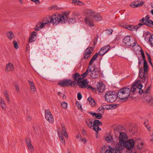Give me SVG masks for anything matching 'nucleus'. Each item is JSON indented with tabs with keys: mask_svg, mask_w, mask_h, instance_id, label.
Here are the masks:
<instances>
[{
	"mask_svg": "<svg viewBox=\"0 0 153 153\" xmlns=\"http://www.w3.org/2000/svg\"><path fill=\"white\" fill-rule=\"evenodd\" d=\"M144 35H145L146 38H149V42L150 45L153 47V34H152L149 32H146Z\"/></svg>",
	"mask_w": 153,
	"mask_h": 153,
	"instance_id": "nucleus-14",
	"label": "nucleus"
},
{
	"mask_svg": "<svg viewBox=\"0 0 153 153\" xmlns=\"http://www.w3.org/2000/svg\"><path fill=\"white\" fill-rule=\"evenodd\" d=\"M104 31L105 32L106 34L107 35H110L112 34L113 30L112 29H106Z\"/></svg>",
	"mask_w": 153,
	"mask_h": 153,
	"instance_id": "nucleus-45",
	"label": "nucleus"
},
{
	"mask_svg": "<svg viewBox=\"0 0 153 153\" xmlns=\"http://www.w3.org/2000/svg\"><path fill=\"white\" fill-rule=\"evenodd\" d=\"M68 14L69 13L65 12L62 15L58 13L53 14L51 16L50 22L53 24L57 25L59 23H65L67 21Z\"/></svg>",
	"mask_w": 153,
	"mask_h": 153,
	"instance_id": "nucleus-2",
	"label": "nucleus"
},
{
	"mask_svg": "<svg viewBox=\"0 0 153 153\" xmlns=\"http://www.w3.org/2000/svg\"><path fill=\"white\" fill-rule=\"evenodd\" d=\"M14 86L16 91L18 92L19 91V89L18 85L17 84H16L14 85Z\"/></svg>",
	"mask_w": 153,
	"mask_h": 153,
	"instance_id": "nucleus-54",
	"label": "nucleus"
},
{
	"mask_svg": "<svg viewBox=\"0 0 153 153\" xmlns=\"http://www.w3.org/2000/svg\"><path fill=\"white\" fill-rule=\"evenodd\" d=\"M144 25H146L149 27L153 28V21L152 20H149L146 23H139L138 24V25L140 27Z\"/></svg>",
	"mask_w": 153,
	"mask_h": 153,
	"instance_id": "nucleus-23",
	"label": "nucleus"
},
{
	"mask_svg": "<svg viewBox=\"0 0 153 153\" xmlns=\"http://www.w3.org/2000/svg\"><path fill=\"white\" fill-rule=\"evenodd\" d=\"M87 100L89 102V104L91 106H94L95 105V102L93 99L90 97L88 98Z\"/></svg>",
	"mask_w": 153,
	"mask_h": 153,
	"instance_id": "nucleus-36",
	"label": "nucleus"
},
{
	"mask_svg": "<svg viewBox=\"0 0 153 153\" xmlns=\"http://www.w3.org/2000/svg\"><path fill=\"white\" fill-rule=\"evenodd\" d=\"M0 103L2 109L4 110H5L6 108V105L4 100L2 97H0Z\"/></svg>",
	"mask_w": 153,
	"mask_h": 153,
	"instance_id": "nucleus-32",
	"label": "nucleus"
},
{
	"mask_svg": "<svg viewBox=\"0 0 153 153\" xmlns=\"http://www.w3.org/2000/svg\"><path fill=\"white\" fill-rule=\"evenodd\" d=\"M37 35V33L35 31L33 32L32 33L29 39V42L30 43H31L34 42V40L36 39Z\"/></svg>",
	"mask_w": 153,
	"mask_h": 153,
	"instance_id": "nucleus-26",
	"label": "nucleus"
},
{
	"mask_svg": "<svg viewBox=\"0 0 153 153\" xmlns=\"http://www.w3.org/2000/svg\"><path fill=\"white\" fill-rule=\"evenodd\" d=\"M45 116L46 119L48 121L51 123H53L54 119L51 112L48 110L45 111Z\"/></svg>",
	"mask_w": 153,
	"mask_h": 153,
	"instance_id": "nucleus-9",
	"label": "nucleus"
},
{
	"mask_svg": "<svg viewBox=\"0 0 153 153\" xmlns=\"http://www.w3.org/2000/svg\"><path fill=\"white\" fill-rule=\"evenodd\" d=\"M143 143L142 142L138 145L137 147L138 149L139 150H141L143 148Z\"/></svg>",
	"mask_w": 153,
	"mask_h": 153,
	"instance_id": "nucleus-46",
	"label": "nucleus"
},
{
	"mask_svg": "<svg viewBox=\"0 0 153 153\" xmlns=\"http://www.w3.org/2000/svg\"><path fill=\"white\" fill-rule=\"evenodd\" d=\"M135 145V141L133 139H129L126 141H125L123 144L120 145L119 147L117 149L113 148L109 146L108 149H106L105 152L102 150L101 153H121L120 150L126 148L127 149L131 150L134 147Z\"/></svg>",
	"mask_w": 153,
	"mask_h": 153,
	"instance_id": "nucleus-1",
	"label": "nucleus"
},
{
	"mask_svg": "<svg viewBox=\"0 0 153 153\" xmlns=\"http://www.w3.org/2000/svg\"><path fill=\"white\" fill-rule=\"evenodd\" d=\"M129 130L132 134L135 133L137 131V129L135 127H133L131 128H130Z\"/></svg>",
	"mask_w": 153,
	"mask_h": 153,
	"instance_id": "nucleus-44",
	"label": "nucleus"
},
{
	"mask_svg": "<svg viewBox=\"0 0 153 153\" xmlns=\"http://www.w3.org/2000/svg\"><path fill=\"white\" fill-rule=\"evenodd\" d=\"M85 23L90 27L94 26V23L93 20L91 18L87 17L85 18Z\"/></svg>",
	"mask_w": 153,
	"mask_h": 153,
	"instance_id": "nucleus-16",
	"label": "nucleus"
},
{
	"mask_svg": "<svg viewBox=\"0 0 153 153\" xmlns=\"http://www.w3.org/2000/svg\"><path fill=\"white\" fill-rule=\"evenodd\" d=\"M143 85L140 83H138L137 82L135 83L131 88L130 92L133 93L136 90H138V93L140 94H142L143 92V90L142 89Z\"/></svg>",
	"mask_w": 153,
	"mask_h": 153,
	"instance_id": "nucleus-7",
	"label": "nucleus"
},
{
	"mask_svg": "<svg viewBox=\"0 0 153 153\" xmlns=\"http://www.w3.org/2000/svg\"><path fill=\"white\" fill-rule=\"evenodd\" d=\"M101 128L99 127V126H97L95 128V130H94L95 131H96L97 133L98 131H101Z\"/></svg>",
	"mask_w": 153,
	"mask_h": 153,
	"instance_id": "nucleus-56",
	"label": "nucleus"
},
{
	"mask_svg": "<svg viewBox=\"0 0 153 153\" xmlns=\"http://www.w3.org/2000/svg\"><path fill=\"white\" fill-rule=\"evenodd\" d=\"M92 71V67L88 66L87 68L86 71L83 74H82L81 76L83 77V78H85L88 75L89 72H91Z\"/></svg>",
	"mask_w": 153,
	"mask_h": 153,
	"instance_id": "nucleus-33",
	"label": "nucleus"
},
{
	"mask_svg": "<svg viewBox=\"0 0 153 153\" xmlns=\"http://www.w3.org/2000/svg\"><path fill=\"white\" fill-rule=\"evenodd\" d=\"M85 122L88 127L91 128H92V127L93 128V126L92 125L93 124V122L91 119H89L87 120H86Z\"/></svg>",
	"mask_w": 153,
	"mask_h": 153,
	"instance_id": "nucleus-38",
	"label": "nucleus"
},
{
	"mask_svg": "<svg viewBox=\"0 0 153 153\" xmlns=\"http://www.w3.org/2000/svg\"><path fill=\"white\" fill-rule=\"evenodd\" d=\"M76 104L77 106L78 109H80L81 108L82 106L81 104H80L79 102L78 101L76 102Z\"/></svg>",
	"mask_w": 153,
	"mask_h": 153,
	"instance_id": "nucleus-52",
	"label": "nucleus"
},
{
	"mask_svg": "<svg viewBox=\"0 0 153 153\" xmlns=\"http://www.w3.org/2000/svg\"><path fill=\"white\" fill-rule=\"evenodd\" d=\"M51 9H53V10H57V6H52L51 7Z\"/></svg>",
	"mask_w": 153,
	"mask_h": 153,
	"instance_id": "nucleus-61",
	"label": "nucleus"
},
{
	"mask_svg": "<svg viewBox=\"0 0 153 153\" xmlns=\"http://www.w3.org/2000/svg\"><path fill=\"white\" fill-rule=\"evenodd\" d=\"M82 133L83 135H86V132L85 130L84 129H83L82 131Z\"/></svg>",
	"mask_w": 153,
	"mask_h": 153,
	"instance_id": "nucleus-62",
	"label": "nucleus"
},
{
	"mask_svg": "<svg viewBox=\"0 0 153 153\" xmlns=\"http://www.w3.org/2000/svg\"><path fill=\"white\" fill-rule=\"evenodd\" d=\"M62 132H61V135H63V134L64 133L63 135L65 138H68V135L67 134V133L66 132V128L65 127V126L63 125H62Z\"/></svg>",
	"mask_w": 153,
	"mask_h": 153,
	"instance_id": "nucleus-35",
	"label": "nucleus"
},
{
	"mask_svg": "<svg viewBox=\"0 0 153 153\" xmlns=\"http://www.w3.org/2000/svg\"><path fill=\"white\" fill-rule=\"evenodd\" d=\"M98 55V53H97L93 56L89 61V64L90 65H91L94 61L96 59Z\"/></svg>",
	"mask_w": 153,
	"mask_h": 153,
	"instance_id": "nucleus-37",
	"label": "nucleus"
},
{
	"mask_svg": "<svg viewBox=\"0 0 153 153\" xmlns=\"http://www.w3.org/2000/svg\"><path fill=\"white\" fill-rule=\"evenodd\" d=\"M118 136H119V142L116 145V147L114 148L115 149H117L119 147L120 145L123 144V143L124 142L125 140L128 138L126 134L124 132L120 133Z\"/></svg>",
	"mask_w": 153,
	"mask_h": 153,
	"instance_id": "nucleus-8",
	"label": "nucleus"
},
{
	"mask_svg": "<svg viewBox=\"0 0 153 153\" xmlns=\"http://www.w3.org/2000/svg\"><path fill=\"white\" fill-rule=\"evenodd\" d=\"M77 85L81 88H85L88 85V82L86 79H85L83 78L82 79L77 81Z\"/></svg>",
	"mask_w": 153,
	"mask_h": 153,
	"instance_id": "nucleus-10",
	"label": "nucleus"
},
{
	"mask_svg": "<svg viewBox=\"0 0 153 153\" xmlns=\"http://www.w3.org/2000/svg\"><path fill=\"white\" fill-rule=\"evenodd\" d=\"M146 101H150L152 104H153V97L152 98H150L149 100L146 99Z\"/></svg>",
	"mask_w": 153,
	"mask_h": 153,
	"instance_id": "nucleus-60",
	"label": "nucleus"
},
{
	"mask_svg": "<svg viewBox=\"0 0 153 153\" xmlns=\"http://www.w3.org/2000/svg\"><path fill=\"white\" fill-rule=\"evenodd\" d=\"M95 12L90 9H85L83 11L84 15L92 17L94 14Z\"/></svg>",
	"mask_w": 153,
	"mask_h": 153,
	"instance_id": "nucleus-18",
	"label": "nucleus"
},
{
	"mask_svg": "<svg viewBox=\"0 0 153 153\" xmlns=\"http://www.w3.org/2000/svg\"><path fill=\"white\" fill-rule=\"evenodd\" d=\"M92 67V71L91 72V76L94 78H96L99 77L100 75V72L98 69L93 68Z\"/></svg>",
	"mask_w": 153,
	"mask_h": 153,
	"instance_id": "nucleus-12",
	"label": "nucleus"
},
{
	"mask_svg": "<svg viewBox=\"0 0 153 153\" xmlns=\"http://www.w3.org/2000/svg\"><path fill=\"white\" fill-rule=\"evenodd\" d=\"M139 27L137 26H134L133 25H126L125 26V28L130 30H137L138 28Z\"/></svg>",
	"mask_w": 153,
	"mask_h": 153,
	"instance_id": "nucleus-25",
	"label": "nucleus"
},
{
	"mask_svg": "<svg viewBox=\"0 0 153 153\" xmlns=\"http://www.w3.org/2000/svg\"><path fill=\"white\" fill-rule=\"evenodd\" d=\"M144 71L145 72H146L147 71V69L148 67V65L147 63V62L146 60H144Z\"/></svg>",
	"mask_w": 153,
	"mask_h": 153,
	"instance_id": "nucleus-41",
	"label": "nucleus"
},
{
	"mask_svg": "<svg viewBox=\"0 0 153 153\" xmlns=\"http://www.w3.org/2000/svg\"><path fill=\"white\" fill-rule=\"evenodd\" d=\"M69 21L70 22L73 23L75 22V19L74 18H71L70 19Z\"/></svg>",
	"mask_w": 153,
	"mask_h": 153,
	"instance_id": "nucleus-57",
	"label": "nucleus"
},
{
	"mask_svg": "<svg viewBox=\"0 0 153 153\" xmlns=\"http://www.w3.org/2000/svg\"><path fill=\"white\" fill-rule=\"evenodd\" d=\"M123 42L124 43L128 46H131L133 48L136 46L139 47L137 44L136 43L135 41L133 42V39H131L130 36H127L123 39Z\"/></svg>",
	"mask_w": 153,
	"mask_h": 153,
	"instance_id": "nucleus-5",
	"label": "nucleus"
},
{
	"mask_svg": "<svg viewBox=\"0 0 153 153\" xmlns=\"http://www.w3.org/2000/svg\"><path fill=\"white\" fill-rule=\"evenodd\" d=\"M51 19V16H47L43 18L42 21L43 22L47 24L51 22H50Z\"/></svg>",
	"mask_w": 153,
	"mask_h": 153,
	"instance_id": "nucleus-31",
	"label": "nucleus"
},
{
	"mask_svg": "<svg viewBox=\"0 0 153 153\" xmlns=\"http://www.w3.org/2000/svg\"><path fill=\"white\" fill-rule=\"evenodd\" d=\"M141 78L142 79V82H145L146 83H147L148 78L146 76H145L143 78Z\"/></svg>",
	"mask_w": 153,
	"mask_h": 153,
	"instance_id": "nucleus-49",
	"label": "nucleus"
},
{
	"mask_svg": "<svg viewBox=\"0 0 153 153\" xmlns=\"http://www.w3.org/2000/svg\"><path fill=\"white\" fill-rule=\"evenodd\" d=\"M61 106L64 109H66L67 107V103L65 102H62L61 104Z\"/></svg>",
	"mask_w": 153,
	"mask_h": 153,
	"instance_id": "nucleus-48",
	"label": "nucleus"
},
{
	"mask_svg": "<svg viewBox=\"0 0 153 153\" xmlns=\"http://www.w3.org/2000/svg\"><path fill=\"white\" fill-rule=\"evenodd\" d=\"M145 73L144 72H143L142 69H141L139 70V76L140 78H143L145 76Z\"/></svg>",
	"mask_w": 153,
	"mask_h": 153,
	"instance_id": "nucleus-39",
	"label": "nucleus"
},
{
	"mask_svg": "<svg viewBox=\"0 0 153 153\" xmlns=\"http://www.w3.org/2000/svg\"><path fill=\"white\" fill-rule=\"evenodd\" d=\"M13 44L14 45V47L16 49H17L19 48L18 43L16 41H14L13 42Z\"/></svg>",
	"mask_w": 153,
	"mask_h": 153,
	"instance_id": "nucleus-47",
	"label": "nucleus"
},
{
	"mask_svg": "<svg viewBox=\"0 0 153 153\" xmlns=\"http://www.w3.org/2000/svg\"><path fill=\"white\" fill-rule=\"evenodd\" d=\"M130 94V88H123L119 90L117 93V95L119 98L125 101L128 98Z\"/></svg>",
	"mask_w": 153,
	"mask_h": 153,
	"instance_id": "nucleus-3",
	"label": "nucleus"
},
{
	"mask_svg": "<svg viewBox=\"0 0 153 153\" xmlns=\"http://www.w3.org/2000/svg\"><path fill=\"white\" fill-rule=\"evenodd\" d=\"M105 100L108 102H113L117 97V93L114 91H109L105 94Z\"/></svg>",
	"mask_w": 153,
	"mask_h": 153,
	"instance_id": "nucleus-4",
	"label": "nucleus"
},
{
	"mask_svg": "<svg viewBox=\"0 0 153 153\" xmlns=\"http://www.w3.org/2000/svg\"><path fill=\"white\" fill-rule=\"evenodd\" d=\"M82 98V95L80 92H78L77 94V99L79 100H80Z\"/></svg>",
	"mask_w": 153,
	"mask_h": 153,
	"instance_id": "nucleus-53",
	"label": "nucleus"
},
{
	"mask_svg": "<svg viewBox=\"0 0 153 153\" xmlns=\"http://www.w3.org/2000/svg\"><path fill=\"white\" fill-rule=\"evenodd\" d=\"M25 141L27 144V146L28 148L29 151L32 152L34 151V149L29 139H26Z\"/></svg>",
	"mask_w": 153,
	"mask_h": 153,
	"instance_id": "nucleus-20",
	"label": "nucleus"
},
{
	"mask_svg": "<svg viewBox=\"0 0 153 153\" xmlns=\"http://www.w3.org/2000/svg\"><path fill=\"white\" fill-rule=\"evenodd\" d=\"M4 94L5 97H7L9 96L7 92L6 91H4Z\"/></svg>",
	"mask_w": 153,
	"mask_h": 153,
	"instance_id": "nucleus-58",
	"label": "nucleus"
},
{
	"mask_svg": "<svg viewBox=\"0 0 153 153\" xmlns=\"http://www.w3.org/2000/svg\"><path fill=\"white\" fill-rule=\"evenodd\" d=\"M111 46L109 45L104 46L102 48L98 53L100 56H102L105 53L110 49Z\"/></svg>",
	"mask_w": 153,
	"mask_h": 153,
	"instance_id": "nucleus-13",
	"label": "nucleus"
},
{
	"mask_svg": "<svg viewBox=\"0 0 153 153\" xmlns=\"http://www.w3.org/2000/svg\"><path fill=\"white\" fill-rule=\"evenodd\" d=\"M93 19L96 21H99L102 19V17L99 13L94 12L92 16Z\"/></svg>",
	"mask_w": 153,
	"mask_h": 153,
	"instance_id": "nucleus-21",
	"label": "nucleus"
},
{
	"mask_svg": "<svg viewBox=\"0 0 153 153\" xmlns=\"http://www.w3.org/2000/svg\"><path fill=\"white\" fill-rule=\"evenodd\" d=\"M28 82L30 85L31 91L33 94H35L36 92V88L33 82L28 80Z\"/></svg>",
	"mask_w": 153,
	"mask_h": 153,
	"instance_id": "nucleus-22",
	"label": "nucleus"
},
{
	"mask_svg": "<svg viewBox=\"0 0 153 153\" xmlns=\"http://www.w3.org/2000/svg\"><path fill=\"white\" fill-rule=\"evenodd\" d=\"M14 68L13 65L11 63H7L6 65V72L12 71H13Z\"/></svg>",
	"mask_w": 153,
	"mask_h": 153,
	"instance_id": "nucleus-24",
	"label": "nucleus"
},
{
	"mask_svg": "<svg viewBox=\"0 0 153 153\" xmlns=\"http://www.w3.org/2000/svg\"><path fill=\"white\" fill-rule=\"evenodd\" d=\"M105 86L102 82H99L97 84V89L100 93H102L105 91Z\"/></svg>",
	"mask_w": 153,
	"mask_h": 153,
	"instance_id": "nucleus-19",
	"label": "nucleus"
},
{
	"mask_svg": "<svg viewBox=\"0 0 153 153\" xmlns=\"http://www.w3.org/2000/svg\"><path fill=\"white\" fill-rule=\"evenodd\" d=\"M150 16L149 15H147L145 16V19L144 17H143L141 20H140V22L141 23H147V22L149 20H151L149 19Z\"/></svg>",
	"mask_w": 153,
	"mask_h": 153,
	"instance_id": "nucleus-30",
	"label": "nucleus"
},
{
	"mask_svg": "<svg viewBox=\"0 0 153 153\" xmlns=\"http://www.w3.org/2000/svg\"><path fill=\"white\" fill-rule=\"evenodd\" d=\"M7 35V37L10 40H12L14 38V35L11 31L8 32Z\"/></svg>",
	"mask_w": 153,
	"mask_h": 153,
	"instance_id": "nucleus-34",
	"label": "nucleus"
},
{
	"mask_svg": "<svg viewBox=\"0 0 153 153\" xmlns=\"http://www.w3.org/2000/svg\"><path fill=\"white\" fill-rule=\"evenodd\" d=\"M45 25H46L45 23H44V22H42V23H41V24L39 26V30L40 29H42V28L43 27H44L45 26Z\"/></svg>",
	"mask_w": 153,
	"mask_h": 153,
	"instance_id": "nucleus-51",
	"label": "nucleus"
},
{
	"mask_svg": "<svg viewBox=\"0 0 153 153\" xmlns=\"http://www.w3.org/2000/svg\"><path fill=\"white\" fill-rule=\"evenodd\" d=\"M76 4L78 5H84V4L79 0H78L77 1V3H76Z\"/></svg>",
	"mask_w": 153,
	"mask_h": 153,
	"instance_id": "nucleus-50",
	"label": "nucleus"
},
{
	"mask_svg": "<svg viewBox=\"0 0 153 153\" xmlns=\"http://www.w3.org/2000/svg\"><path fill=\"white\" fill-rule=\"evenodd\" d=\"M6 99L8 102H10V98L9 96L7 97H5Z\"/></svg>",
	"mask_w": 153,
	"mask_h": 153,
	"instance_id": "nucleus-63",
	"label": "nucleus"
},
{
	"mask_svg": "<svg viewBox=\"0 0 153 153\" xmlns=\"http://www.w3.org/2000/svg\"><path fill=\"white\" fill-rule=\"evenodd\" d=\"M89 113L90 114L92 115L96 119H101L102 118V114L100 113H94L91 112H90Z\"/></svg>",
	"mask_w": 153,
	"mask_h": 153,
	"instance_id": "nucleus-27",
	"label": "nucleus"
},
{
	"mask_svg": "<svg viewBox=\"0 0 153 153\" xmlns=\"http://www.w3.org/2000/svg\"><path fill=\"white\" fill-rule=\"evenodd\" d=\"M149 87H148L144 92L143 91V92L144 94H146L149 93Z\"/></svg>",
	"mask_w": 153,
	"mask_h": 153,
	"instance_id": "nucleus-55",
	"label": "nucleus"
},
{
	"mask_svg": "<svg viewBox=\"0 0 153 153\" xmlns=\"http://www.w3.org/2000/svg\"><path fill=\"white\" fill-rule=\"evenodd\" d=\"M105 140L107 141L108 143L111 142L113 140V138L112 136L110 135L106 136L105 138Z\"/></svg>",
	"mask_w": 153,
	"mask_h": 153,
	"instance_id": "nucleus-42",
	"label": "nucleus"
},
{
	"mask_svg": "<svg viewBox=\"0 0 153 153\" xmlns=\"http://www.w3.org/2000/svg\"><path fill=\"white\" fill-rule=\"evenodd\" d=\"M141 54H142V57L143 59L144 60H145V55H144V54L143 53V51H141Z\"/></svg>",
	"mask_w": 153,
	"mask_h": 153,
	"instance_id": "nucleus-59",
	"label": "nucleus"
},
{
	"mask_svg": "<svg viewBox=\"0 0 153 153\" xmlns=\"http://www.w3.org/2000/svg\"><path fill=\"white\" fill-rule=\"evenodd\" d=\"M139 1H137L132 2L130 4L131 6L133 8H136L142 6L144 4V2L143 1H140V3H138Z\"/></svg>",
	"mask_w": 153,
	"mask_h": 153,
	"instance_id": "nucleus-15",
	"label": "nucleus"
},
{
	"mask_svg": "<svg viewBox=\"0 0 153 153\" xmlns=\"http://www.w3.org/2000/svg\"><path fill=\"white\" fill-rule=\"evenodd\" d=\"M93 50V48L89 47L85 50L84 54V57L85 59L88 58L91 56Z\"/></svg>",
	"mask_w": 153,
	"mask_h": 153,
	"instance_id": "nucleus-11",
	"label": "nucleus"
},
{
	"mask_svg": "<svg viewBox=\"0 0 153 153\" xmlns=\"http://www.w3.org/2000/svg\"><path fill=\"white\" fill-rule=\"evenodd\" d=\"M105 108L102 106L100 107L97 110V112L99 113H100L102 114H103L104 112Z\"/></svg>",
	"mask_w": 153,
	"mask_h": 153,
	"instance_id": "nucleus-40",
	"label": "nucleus"
},
{
	"mask_svg": "<svg viewBox=\"0 0 153 153\" xmlns=\"http://www.w3.org/2000/svg\"><path fill=\"white\" fill-rule=\"evenodd\" d=\"M72 77L74 80V81L75 82L76 81H79L83 79V78L81 77L80 75L78 73H76L75 74H73Z\"/></svg>",
	"mask_w": 153,
	"mask_h": 153,
	"instance_id": "nucleus-28",
	"label": "nucleus"
},
{
	"mask_svg": "<svg viewBox=\"0 0 153 153\" xmlns=\"http://www.w3.org/2000/svg\"><path fill=\"white\" fill-rule=\"evenodd\" d=\"M76 83L75 81H72L71 79H64L58 82V85L62 87H68L70 85L71 87L74 86Z\"/></svg>",
	"mask_w": 153,
	"mask_h": 153,
	"instance_id": "nucleus-6",
	"label": "nucleus"
},
{
	"mask_svg": "<svg viewBox=\"0 0 153 153\" xmlns=\"http://www.w3.org/2000/svg\"><path fill=\"white\" fill-rule=\"evenodd\" d=\"M123 129V128L122 126H118L116 127L114 130L115 135L116 137H118L120 133L122 132Z\"/></svg>",
	"mask_w": 153,
	"mask_h": 153,
	"instance_id": "nucleus-17",
	"label": "nucleus"
},
{
	"mask_svg": "<svg viewBox=\"0 0 153 153\" xmlns=\"http://www.w3.org/2000/svg\"><path fill=\"white\" fill-rule=\"evenodd\" d=\"M102 123L100 122L99 120H95L94 121L93 125V128L94 130H95L96 127L102 126Z\"/></svg>",
	"mask_w": 153,
	"mask_h": 153,
	"instance_id": "nucleus-29",
	"label": "nucleus"
},
{
	"mask_svg": "<svg viewBox=\"0 0 153 153\" xmlns=\"http://www.w3.org/2000/svg\"><path fill=\"white\" fill-rule=\"evenodd\" d=\"M151 138L150 140V141L151 142H153V132L152 134L151 135Z\"/></svg>",
	"mask_w": 153,
	"mask_h": 153,
	"instance_id": "nucleus-64",
	"label": "nucleus"
},
{
	"mask_svg": "<svg viewBox=\"0 0 153 153\" xmlns=\"http://www.w3.org/2000/svg\"><path fill=\"white\" fill-rule=\"evenodd\" d=\"M58 134L59 135V136L60 140L62 141V143L64 145H65V139H64V137H63L62 136H60V132L58 130Z\"/></svg>",
	"mask_w": 153,
	"mask_h": 153,
	"instance_id": "nucleus-43",
	"label": "nucleus"
}]
</instances>
